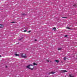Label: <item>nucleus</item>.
<instances>
[{"label":"nucleus","instance_id":"f3484780","mask_svg":"<svg viewBox=\"0 0 77 77\" xmlns=\"http://www.w3.org/2000/svg\"><path fill=\"white\" fill-rule=\"evenodd\" d=\"M11 23H15V22H11Z\"/></svg>","mask_w":77,"mask_h":77},{"label":"nucleus","instance_id":"f8f14e48","mask_svg":"<svg viewBox=\"0 0 77 77\" xmlns=\"http://www.w3.org/2000/svg\"><path fill=\"white\" fill-rule=\"evenodd\" d=\"M66 58H66V57H64L63 59H64V60H66Z\"/></svg>","mask_w":77,"mask_h":77},{"label":"nucleus","instance_id":"2eb2a0df","mask_svg":"<svg viewBox=\"0 0 77 77\" xmlns=\"http://www.w3.org/2000/svg\"><path fill=\"white\" fill-rule=\"evenodd\" d=\"M67 29H70V28L69 27H67Z\"/></svg>","mask_w":77,"mask_h":77},{"label":"nucleus","instance_id":"4be33fe9","mask_svg":"<svg viewBox=\"0 0 77 77\" xmlns=\"http://www.w3.org/2000/svg\"><path fill=\"white\" fill-rule=\"evenodd\" d=\"M22 15H24V14H22Z\"/></svg>","mask_w":77,"mask_h":77},{"label":"nucleus","instance_id":"ddd939ff","mask_svg":"<svg viewBox=\"0 0 77 77\" xmlns=\"http://www.w3.org/2000/svg\"><path fill=\"white\" fill-rule=\"evenodd\" d=\"M53 29H54V30H56V29L55 28H53Z\"/></svg>","mask_w":77,"mask_h":77},{"label":"nucleus","instance_id":"20e7f679","mask_svg":"<svg viewBox=\"0 0 77 77\" xmlns=\"http://www.w3.org/2000/svg\"><path fill=\"white\" fill-rule=\"evenodd\" d=\"M54 73H55V72H50L49 73H48V74H54Z\"/></svg>","mask_w":77,"mask_h":77},{"label":"nucleus","instance_id":"6ab92c4d","mask_svg":"<svg viewBox=\"0 0 77 77\" xmlns=\"http://www.w3.org/2000/svg\"><path fill=\"white\" fill-rule=\"evenodd\" d=\"M28 32L29 33H30V31H29Z\"/></svg>","mask_w":77,"mask_h":77},{"label":"nucleus","instance_id":"9d476101","mask_svg":"<svg viewBox=\"0 0 77 77\" xmlns=\"http://www.w3.org/2000/svg\"><path fill=\"white\" fill-rule=\"evenodd\" d=\"M62 50V48H59L58 49V50Z\"/></svg>","mask_w":77,"mask_h":77},{"label":"nucleus","instance_id":"5701e85b","mask_svg":"<svg viewBox=\"0 0 77 77\" xmlns=\"http://www.w3.org/2000/svg\"><path fill=\"white\" fill-rule=\"evenodd\" d=\"M6 68H8V66H6Z\"/></svg>","mask_w":77,"mask_h":77},{"label":"nucleus","instance_id":"393cba45","mask_svg":"<svg viewBox=\"0 0 77 77\" xmlns=\"http://www.w3.org/2000/svg\"><path fill=\"white\" fill-rule=\"evenodd\" d=\"M21 39H23V38H21Z\"/></svg>","mask_w":77,"mask_h":77},{"label":"nucleus","instance_id":"423d86ee","mask_svg":"<svg viewBox=\"0 0 77 77\" xmlns=\"http://www.w3.org/2000/svg\"><path fill=\"white\" fill-rule=\"evenodd\" d=\"M55 62H57V63H59V61L58 60H55Z\"/></svg>","mask_w":77,"mask_h":77},{"label":"nucleus","instance_id":"0eeeda50","mask_svg":"<svg viewBox=\"0 0 77 77\" xmlns=\"http://www.w3.org/2000/svg\"><path fill=\"white\" fill-rule=\"evenodd\" d=\"M33 65H37V64L36 63H33Z\"/></svg>","mask_w":77,"mask_h":77},{"label":"nucleus","instance_id":"f257e3e1","mask_svg":"<svg viewBox=\"0 0 77 77\" xmlns=\"http://www.w3.org/2000/svg\"><path fill=\"white\" fill-rule=\"evenodd\" d=\"M26 68L29 69L33 70V69L34 67L32 65H29L26 66Z\"/></svg>","mask_w":77,"mask_h":77},{"label":"nucleus","instance_id":"f03ea898","mask_svg":"<svg viewBox=\"0 0 77 77\" xmlns=\"http://www.w3.org/2000/svg\"><path fill=\"white\" fill-rule=\"evenodd\" d=\"M21 56L23 58H26V57H27L26 54H21Z\"/></svg>","mask_w":77,"mask_h":77},{"label":"nucleus","instance_id":"4468645a","mask_svg":"<svg viewBox=\"0 0 77 77\" xmlns=\"http://www.w3.org/2000/svg\"><path fill=\"white\" fill-rule=\"evenodd\" d=\"M27 32V30H24V32Z\"/></svg>","mask_w":77,"mask_h":77},{"label":"nucleus","instance_id":"7ed1b4c3","mask_svg":"<svg viewBox=\"0 0 77 77\" xmlns=\"http://www.w3.org/2000/svg\"><path fill=\"white\" fill-rule=\"evenodd\" d=\"M61 71H62V72H68L67 71L65 70H61Z\"/></svg>","mask_w":77,"mask_h":77},{"label":"nucleus","instance_id":"9b49d317","mask_svg":"<svg viewBox=\"0 0 77 77\" xmlns=\"http://www.w3.org/2000/svg\"><path fill=\"white\" fill-rule=\"evenodd\" d=\"M46 61L48 62H50V61L49 60H46Z\"/></svg>","mask_w":77,"mask_h":77},{"label":"nucleus","instance_id":"412c9836","mask_svg":"<svg viewBox=\"0 0 77 77\" xmlns=\"http://www.w3.org/2000/svg\"><path fill=\"white\" fill-rule=\"evenodd\" d=\"M2 57V56L0 55V57Z\"/></svg>","mask_w":77,"mask_h":77},{"label":"nucleus","instance_id":"a878e982","mask_svg":"<svg viewBox=\"0 0 77 77\" xmlns=\"http://www.w3.org/2000/svg\"><path fill=\"white\" fill-rule=\"evenodd\" d=\"M61 62L62 63L63 62Z\"/></svg>","mask_w":77,"mask_h":77},{"label":"nucleus","instance_id":"dca6fc26","mask_svg":"<svg viewBox=\"0 0 77 77\" xmlns=\"http://www.w3.org/2000/svg\"><path fill=\"white\" fill-rule=\"evenodd\" d=\"M63 18H66V17H62Z\"/></svg>","mask_w":77,"mask_h":77},{"label":"nucleus","instance_id":"1a4fd4ad","mask_svg":"<svg viewBox=\"0 0 77 77\" xmlns=\"http://www.w3.org/2000/svg\"><path fill=\"white\" fill-rule=\"evenodd\" d=\"M15 56H19V54H15Z\"/></svg>","mask_w":77,"mask_h":77},{"label":"nucleus","instance_id":"6e6552de","mask_svg":"<svg viewBox=\"0 0 77 77\" xmlns=\"http://www.w3.org/2000/svg\"><path fill=\"white\" fill-rule=\"evenodd\" d=\"M3 27V25L0 24V27Z\"/></svg>","mask_w":77,"mask_h":77},{"label":"nucleus","instance_id":"a211bd4d","mask_svg":"<svg viewBox=\"0 0 77 77\" xmlns=\"http://www.w3.org/2000/svg\"><path fill=\"white\" fill-rule=\"evenodd\" d=\"M68 36V35H65V37H67V36Z\"/></svg>","mask_w":77,"mask_h":77},{"label":"nucleus","instance_id":"39448f33","mask_svg":"<svg viewBox=\"0 0 77 77\" xmlns=\"http://www.w3.org/2000/svg\"><path fill=\"white\" fill-rule=\"evenodd\" d=\"M69 77H74V75H72L69 74Z\"/></svg>","mask_w":77,"mask_h":77},{"label":"nucleus","instance_id":"b1692460","mask_svg":"<svg viewBox=\"0 0 77 77\" xmlns=\"http://www.w3.org/2000/svg\"><path fill=\"white\" fill-rule=\"evenodd\" d=\"M21 40V39H19V40H20H20Z\"/></svg>","mask_w":77,"mask_h":77},{"label":"nucleus","instance_id":"aec40b11","mask_svg":"<svg viewBox=\"0 0 77 77\" xmlns=\"http://www.w3.org/2000/svg\"><path fill=\"white\" fill-rule=\"evenodd\" d=\"M37 41V40L35 39V41Z\"/></svg>","mask_w":77,"mask_h":77}]
</instances>
